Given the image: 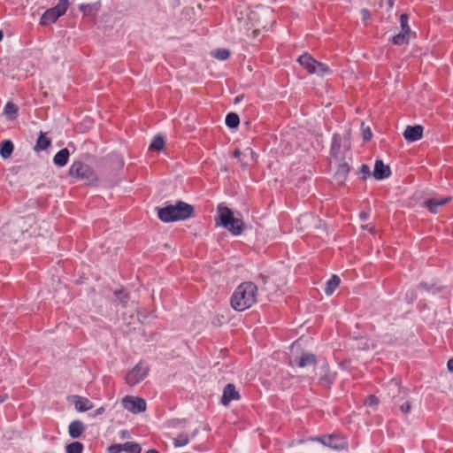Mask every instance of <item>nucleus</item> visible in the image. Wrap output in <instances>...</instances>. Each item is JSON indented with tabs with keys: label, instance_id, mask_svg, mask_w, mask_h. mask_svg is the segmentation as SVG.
Here are the masks:
<instances>
[{
	"label": "nucleus",
	"instance_id": "5fc2aeb1",
	"mask_svg": "<svg viewBox=\"0 0 453 453\" xmlns=\"http://www.w3.org/2000/svg\"><path fill=\"white\" fill-rule=\"evenodd\" d=\"M4 401V397H0V403H3Z\"/></svg>",
	"mask_w": 453,
	"mask_h": 453
},
{
	"label": "nucleus",
	"instance_id": "b1692460",
	"mask_svg": "<svg viewBox=\"0 0 453 453\" xmlns=\"http://www.w3.org/2000/svg\"><path fill=\"white\" fill-rule=\"evenodd\" d=\"M114 296H115L114 303L116 304H120L123 307H126L127 305L130 296H129V294L124 288L115 290Z\"/></svg>",
	"mask_w": 453,
	"mask_h": 453
},
{
	"label": "nucleus",
	"instance_id": "4be33fe9",
	"mask_svg": "<svg viewBox=\"0 0 453 453\" xmlns=\"http://www.w3.org/2000/svg\"><path fill=\"white\" fill-rule=\"evenodd\" d=\"M13 143L10 140H4L0 142V156L6 159L9 158L13 152Z\"/></svg>",
	"mask_w": 453,
	"mask_h": 453
},
{
	"label": "nucleus",
	"instance_id": "c03bdc74",
	"mask_svg": "<svg viewBox=\"0 0 453 453\" xmlns=\"http://www.w3.org/2000/svg\"><path fill=\"white\" fill-rule=\"evenodd\" d=\"M243 153H244V157H249V156H250V157H254V156H255L254 151H253V150H252V149H250V148H246V149L244 150Z\"/></svg>",
	"mask_w": 453,
	"mask_h": 453
},
{
	"label": "nucleus",
	"instance_id": "58836bf2",
	"mask_svg": "<svg viewBox=\"0 0 453 453\" xmlns=\"http://www.w3.org/2000/svg\"><path fill=\"white\" fill-rule=\"evenodd\" d=\"M362 127H363V139L365 141L371 140L372 134V131H371L370 127H367L366 128H365L364 127V123H362Z\"/></svg>",
	"mask_w": 453,
	"mask_h": 453
},
{
	"label": "nucleus",
	"instance_id": "a211bd4d",
	"mask_svg": "<svg viewBox=\"0 0 453 453\" xmlns=\"http://www.w3.org/2000/svg\"><path fill=\"white\" fill-rule=\"evenodd\" d=\"M337 162L338 165L334 173V177L340 183H343L347 180V177L350 172V166L345 160Z\"/></svg>",
	"mask_w": 453,
	"mask_h": 453
},
{
	"label": "nucleus",
	"instance_id": "8fccbe9b",
	"mask_svg": "<svg viewBox=\"0 0 453 453\" xmlns=\"http://www.w3.org/2000/svg\"><path fill=\"white\" fill-rule=\"evenodd\" d=\"M128 436V433L126 430L121 431V438H126Z\"/></svg>",
	"mask_w": 453,
	"mask_h": 453
},
{
	"label": "nucleus",
	"instance_id": "79ce46f5",
	"mask_svg": "<svg viewBox=\"0 0 453 453\" xmlns=\"http://www.w3.org/2000/svg\"><path fill=\"white\" fill-rule=\"evenodd\" d=\"M300 219L303 220V221H309V220L316 221L317 220V219L312 214H304L300 218Z\"/></svg>",
	"mask_w": 453,
	"mask_h": 453
},
{
	"label": "nucleus",
	"instance_id": "c85d7f7f",
	"mask_svg": "<svg viewBox=\"0 0 453 453\" xmlns=\"http://www.w3.org/2000/svg\"><path fill=\"white\" fill-rule=\"evenodd\" d=\"M226 125L229 127V128H236L239 124H240V119H239V116L238 114L234 113V112H229L226 116Z\"/></svg>",
	"mask_w": 453,
	"mask_h": 453
},
{
	"label": "nucleus",
	"instance_id": "2eb2a0df",
	"mask_svg": "<svg viewBox=\"0 0 453 453\" xmlns=\"http://www.w3.org/2000/svg\"><path fill=\"white\" fill-rule=\"evenodd\" d=\"M241 395L235 389V386L232 383L226 384L223 388V395L220 403L224 406H227L231 401L239 400Z\"/></svg>",
	"mask_w": 453,
	"mask_h": 453
},
{
	"label": "nucleus",
	"instance_id": "dca6fc26",
	"mask_svg": "<svg viewBox=\"0 0 453 453\" xmlns=\"http://www.w3.org/2000/svg\"><path fill=\"white\" fill-rule=\"evenodd\" d=\"M391 174V170L389 165H384L381 159H377L375 161L374 169L372 172V176L375 180H380L389 177Z\"/></svg>",
	"mask_w": 453,
	"mask_h": 453
},
{
	"label": "nucleus",
	"instance_id": "1a4fd4ad",
	"mask_svg": "<svg viewBox=\"0 0 453 453\" xmlns=\"http://www.w3.org/2000/svg\"><path fill=\"white\" fill-rule=\"evenodd\" d=\"M122 406L133 414L144 412L147 408L146 401L143 398L133 395H127L122 399Z\"/></svg>",
	"mask_w": 453,
	"mask_h": 453
},
{
	"label": "nucleus",
	"instance_id": "e433bc0d",
	"mask_svg": "<svg viewBox=\"0 0 453 453\" xmlns=\"http://www.w3.org/2000/svg\"><path fill=\"white\" fill-rule=\"evenodd\" d=\"M404 400V402H403L402 403H399L397 405L399 406V409L403 414H408L411 411V403L408 400Z\"/></svg>",
	"mask_w": 453,
	"mask_h": 453
},
{
	"label": "nucleus",
	"instance_id": "864d4df0",
	"mask_svg": "<svg viewBox=\"0 0 453 453\" xmlns=\"http://www.w3.org/2000/svg\"><path fill=\"white\" fill-rule=\"evenodd\" d=\"M388 3L389 7L393 6V1L392 0H388Z\"/></svg>",
	"mask_w": 453,
	"mask_h": 453
},
{
	"label": "nucleus",
	"instance_id": "2f4dec72",
	"mask_svg": "<svg viewBox=\"0 0 453 453\" xmlns=\"http://www.w3.org/2000/svg\"><path fill=\"white\" fill-rule=\"evenodd\" d=\"M66 453H82L83 444L79 441H73L65 448Z\"/></svg>",
	"mask_w": 453,
	"mask_h": 453
},
{
	"label": "nucleus",
	"instance_id": "0eeeda50",
	"mask_svg": "<svg viewBox=\"0 0 453 453\" xmlns=\"http://www.w3.org/2000/svg\"><path fill=\"white\" fill-rule=\"evenodd\" d=\"M315 441H319L326 447L335 450H342L348 448L347 439L340 434H326L317 437Z\"/></svg>",
	"mask_w": 453,
	"mask_h": 453
},
{
	"label": "nucleus",
	"instance_id": "f257e3e1",
	"mask_svg": "<svg viewBox=\"0 0 453 453\" xmlns=\"http://www.w3.org/2000/svg\"><path fill=\"white\" fill-rule=\"evenodd\" d=\"M257 287L251 281L241 283L231 296V306L237 311L250 308L257 302Z\"/></svg>",
	"mask_w": 453,
	"mask_h": 453
},
{
	"label": "nucleus",
	"instance_id": "49530a36",
	"mask_svg": "<svg viewBox=\"0 0 453 453\" xmlns=\"http://www.w3.org/2000/svg\"><path fill=\"white\" fill-rule=\"evenodd\" d=\"M447 368L449 372H453V358H450L447 363Z\"/></svg>",
	"mask_w": 453,
	"mask_h": 453
},
{
	"label": "nucleus",
	"instance_id": "ea45409f",
	"mask_svg": "<svg viewBox=\"0 0 453 453\" xmlns=\"http://www.w3.org/2000/svg\"><path fill=\"white\" fill-rule=\"evenodd\" d=\"M233 155L234 157L238 158L240 160V163H241V165L242 167L246 166L247 164L243 163L242 159H241V156H244V153L243 151H242L241 150L239 149H235L233 152Z\"/></svg>",
	"mask_w": 453,
	"mask_h": 453
},
{
	"label": "nucleus",
	"instance_id": "f8f14e48",
	"mask_svg": "<svg viewBox=\"0 0 453 453\" xmlns=\"http://www.w3.org/2000/svg\"><path fill=\"white\" fill-rule=\"evenodd\" d=\"M125 451L127 453H141L142 447L139 443L134 441H127L125 443H115L108 447L109 453H120Z\"/></svg>",
	"mask_w": 453,
	"mask_h": 453
},
{
	"label": "nucleus",
	"instance_id": "412c9836",
	"mask_svg": "<svg viewBox=\"0 0 453 453\" xmlns=\"http://www.w3.org/2000/svg\"><path fill=\"white\" fill-rule=\"evenodd\" d=\"M69 156L68 149H62L54 156L53 162L56 165L63 167L67 164Z\"/></svg>",
	"mask_w": 453,
	"mask_h": 453
},
{
	"label": "nucleus",
	"instance_id": "393cba45",
	"mask_svg": "<svg viewBox=\"0 0 453 453\" xmlns=\"http://www.w3.org/2000/svg\"><path fill=\"white\" fill-rule=\"evenodd\" d=\"M19 108L12 102H7L4 108V113L8 119L13 120L18 117Z\"/></svg>",
	"mask_w": 453,
	"mask_h": 453
},
{
	"label": "nucleus",
	"instance_id": "a18cd8bd",
	"mask_svg": "<svg viewBox=\"0 0 453 453\" xmlns=\"http://www.w3.org/2000/svg\"><path fill=\"white\" fill-rule=\"evenodd\" d=\"M104 411H105V410H104V407H99V408H97V409L95 411V412H94V414H93V417H96V416H99V415L103 414V413L104 412Z\"/></svg>",
	"mask_w": 453,
	"mask_h": 453
},
{
	"label": "nucleus",
	"instance_id": "9d476101",
	"mask_svg": "<svg viewBox=\"0 0 453 453\" xmlns=\"http://www.w3.org/2000/svg\"><path fill=\"white\" fill-rule=\"evenodd\" d=\"M148 372L149 368L140 362L126 375L125 380L128 385L134 386L143 380Z\"/></svg>",
	"mask_w": 453,
	"mask_h": 453
},
{
	"label": "nucleus",
	"instance_id": "7ed1b4c3",
	"mask_svg": "<svg viewBox=\"0 0 453 453\" xmlns=\"http://www.w3.org/2000/svg\"><path fill=\"white\" fill-rule=\"evenodd\" d=\"M218 217L220 225L226 228L232 234L238 235L244 227V223L241 219L234 216L233 211L224 203H219L217 208Z\"/></svg>",
	"mask_w": 453,
	"mask_h": 453
},
{
	"label": "nucleus",
	"instance_id": "6e6552de",
	"mask_svg": "<svg viewBox=\"0 0 453 453\" xmlns=\"http://www.w3.org/2000/svg\"><path fill=\"white\" fill-rule=\"evenodd\" d=\"M384 389L387 392L388 397L394 401L395 406L399 402L407 398V390L403 388L399 381L395 379L389 380L385 385Z\"/></svg>",
	"mask_w": 453,
	"mask_h": 453
},
{
	"label": "nucleus",
	"instance_id": "423d86ee",
	"mask_svg": "<svg viewBox=\"0 0 453 453\" xmlns=\"http://www.w3.org/2000/svg\"><path fill=\"white\" fill-rule=\"evenodd\" d=\"M68 5L69 3L67 0H59L56 6L47 9L43 12L40 19V25L47 26L55 23L60 16L65 13Z\"/></svg>",
	"mask_w": 453,
	"mask_h": 453
},
{
	"label": "nucleus",
	"instance_id": "ddd939ff",
	"mask_svg": "<svg viewBox=\"0 0 453 453\" xmlns=\"http://www.w3.org/2000/svg\"><path fill=\"white\" fill-rule=\"evenodd\" d=\"M68 400L73 403L77 411L84 412L93 408V403L87 397L73 395L68 397Z\"/></svg>",
	"mask_w": 453,
	"mask_h": 453
},
{
	"label": "nucleus",
	"instance_id": "f704fd0d",
	"mask_svg": "<svg viewBox=\"0 0 453 453\" xmlns=\"http://www.w3.org/2000/svg\"><path fill=\"white\" fill-rule=\"evenodd\" d=\"M409 16L405 13L401 14L400 16V24H401V31L405 34H411V28L408 25Z\"/></svg>",
	"mask_w": 453,
	"mask_h": 453
},
{
	"label": "nucleus",
	"instance_id": "20e7f679",
	"mask_svg": "<svg viewBox=\"0 0 453 453\" xmlns=\"http://www.w3.org/2000/svg\"><path fill=\"white\" fill-rule=\"evenodd\" d=\"M350 148L349 132L344 133L343 135L340 134L333 135L330 155L335 161H344L348 157V153H349Z\"/></svg>",
	"mask_w": 453,
	"mask_h": 453
},
{
	"label": "nucleus",
	"instance_id": "aec40b11",
	"mask_svg": "<svg viewBox=\"0 0 453 453\" xmlns=\"http://www.w3.org/2000/svg\"><path fill=\"white\" fill-rule=\"evenodd\" d=\"M85 430V425L81 420H73L68 426V434L73 438H80Z\"/></svg>",
	"mask_w": 453,
	"mask_h": 453
},
{
	"label": "nucleus",
	"instance_id": "5701e85b",
	"mask_svg": "<svg viewBox=\"0 0 453 453\" xmlns=\"http://www.w3.org/2000/svg\"><path fill=\"white\" fill-rule=\"evenodd\" d=\"M341 279L335 274L332 275V277L326 283V287L324 289L325 294L326 296H331L339 287Z\"/></svg>",
	"mask_w": 453,
	"mask_h": 453
},
{
	"label": "nucleus",
	"instance_id": "de8ad7c7",
	"mask_svg": "<svg viewBox=\"0 0 453 453\" xmlns=\"http://www.w3.org/2000/svg\"><path fill=\"white\" fill-rule=\"evenodd\" d=\"M419 288H423V289H425V290H427V291H429V290H430V289H429V288H428V284H427V283H426V282H421V283L419 284Z\"/></svg>",
	"mask_w": 453,
	"mask_h": 453
},
{
	"label": "nucleus",
	"instance_id": "a878e982",
	"mask_svg": "<svg viewBox=\"0 0 453 453\" xmlns=\"http://www.w3.org/2000/svg\"><path fill=\"white\" fill-rule=\"evenodd\" d=\"M316 59H314L310 54L304 53L298 58L299 64L304 67L310 73L311 67L314 65Z\"/></svg>",
	"mask_w": 453,
	"mask_h": 453
},
{
	"label": "nucleus",
	"instance_id": "3c124183",
	"mask_svg": "<svg viewBox=\"0 0 453 453\" xmlns=\"http://www.w3.org/2000/svg\"><path fill=\"white\" fill-rule=\"evenodd\" d=\"M146 453H159V451L157 449H150L147 450Z\"/></svg>",
	"mask_w": 453,
	"mask_h": 453
},
{
	"label": "nucleus",
	"instance_id": "f03ea898",
	"mask_svg": "<svg viewBox=\"0 0 453 453\" xmlns=\"http://www.w3.org/2000/svg\"><path fill=\"white\" fill-rule=\"evenodd\" d=\"M157 210L158 219L165 223L188 219L194 213V207L183 201H177L175 204H166Z\"/></svg>",
	"mask_w": 453,
	"mask_h": 453
},
{
	"label": "nucleus",
	"instance_id": "4468645a",
	"mask_svg": "<svg viewBox=\"0 0 453 453\" xmlns=\"http://www.w3.org/2000/svg\"><path fill=\"white\" fill-rule=\"evenodd\" d=\"M317 363V357L311 352H303L300 357L289 361L290 365H296L303 368L309 365H315Z\"/></svg>",
	"mask_w": 453,
	"mask_h": 453
},
{
	"label": "nucleus",
	"instance_id": "9b49d317",
	"mask_svg": "<svg viewBox=\"0 0 453 453\" xmlns=\"http://www.w3.org/2000/svg\"><path fill=\"white\" fill-rule=\"evenodd\" d=\"M319 384L323 388H330L334 383L336 376V372L330 370L327 362H324L319 369Z\"/></svg>",
	"mask_w": 453,
	"mask_h": 453
},
{
	"label": "nucleus",
	"instance_id": "c756f323",
	"mask_svg": "<svg viewBox=\"0 0 453 453\" xmlns=\"http://www.w3.org/2000/svg\"><path fill=\"white\" fill-rule=\"evenodd\" d=\"M410 34H405L404 32H400L397 35L392 37V42L395 45H403L408 43Z\"/></svg>",
	"mask_w": 453,
	"mask_h": 453
},
{
	"label": "nucleus",
	"instance_id": "603ef678",
	"mask_svg": "<svg viewBox=\"0 0 453 453\" xmlns=\"http://www.w3.org/2000/svg\"><path fill=\"white\" fill-rule=\"evenodd\" d=\"M3 37H4V33H3V31L0 29V42L3 40Z\"/></svg>",
	"mask_w": 453,
	"mask_h": 453
},
{
	"label": "nucleus",
	"instance_id": "cd10ccee",
	"mask_svg": "<svg viewBox=\"0 0 453 453\" xmlns=\"http://www.w3.org/2000/svg\"><path fill=\"white\" fill-rule=\"evenodd\" d=\"M51 142L49 138L45 136L42 132H40V135L37 138L36 144L35 146V150L36 151L45 150L50 145Z\"/></svg>",
	"mask_w": 453,
	"mask_h": 453
},
{
	"label": "nucleus",
	"instance_id": "72a5a7b5",
	"mask_svg": "<svg viewBox=\"0 0 453 453\" xmlns=\"http://www.w3.org/2000/svg\"><path fill=\"white\" fill-rule=\"evenodd\" d=\"M188 442L189 438L186 434H180L173 440L174 447H182L187 445Z\"/></svg>",
	"mask_w": 453,
	"mask_h": 453
},
{
	"label": "nucleus",
	"instance_id": "bb28decb",
	"mask_svg": "<svg viewBox=\"0 0 453 453\" xmlns=\"http://www.w3.org/2000/svg\"><path fill=\"white\" fill-rule=\"evenodd\" d=\"M330 73L331 70L326 65L316 60L314 65L311 67L310 73H315L317 75L324 76L325 74Z\"/></svg>",
	"mask_w": 453,
	"mask_h": 453
},
{
	"label": "nucleus",
	"instance_id": "473e14b6",
	"mask_svg": "<svg viewBox=\"0 0 453 453\" xmlns=\"http://www.w3.org/2000/svg\"><path fill=\"white\" fill-rule=\"evenodd\" d=\"M211 55L219 60H226L230 57V51L227 49H218Z\"/></svg>",
	"mask_w": 453,
	"mask_h": 453
},
{
	"label": "nucleus",
	"instance_id": "4c0bfd02",
	"mask_svg": "<svg viewBox=\"0 0 453 453\" xmlns=\"http://www.w3.org/2000/svg\"><path fill=\"white\" fill-rule=\"evenodd\" d=\"M359 173H360V174H362V179L363 180H366L372 174L371 171H370V167L367 165H365V164L361 165V167L359 169Z\"/></svg>",
	"mask_w": 453,
	"mask_h": 453
},
{
	"label": "nucleus",
	"instance_id": "09e8293b",
	"mask_svg": "<svg viewBox=\"0 0 453 453\" xmlns=\"http://www.w3.org/2000/svg\"><path fill=\"white\" fill-rule=\"evenodd\" d=\"M360 219H363V220H365L367 219V214L365 212H361L360 215H359Z\"/></svg>",
	"mask_w": 453,
	"mask_h": 453
},
{
	"label": "nucleus",
	"instance_id": "39448f33",
	"mask_svg": "<svg viewBox=\"0 0 453 453\" xmlns=\"http://www.w3.org/2000/svg\"><path fill=\"white\" fill-rule=\"evenodd\" d=\"M69 175L73 178L87 180L89 183L97 181V176L95 171L87 164L77 160L74 161L69 168Z\"/></svg>",
	"mask_w": 453,
	"mask_h": 453
},
{
	"label": "nucleus",
	"instance_id": "6ab92c4d",
	"mask_svg": "<svg viewBox=\"0 0 453 453\" xmlns=\"http://www.w3.org/2000/svg\"><path fill=\"white\" fill-rule=\"evenodd\" d=\"M451 199L452 198L450 196L445 198L433 197L427 199L425 202V204L432 213H436L440 206L448 203L449 201H451Z\"/></svg>",
	"mask_w": 453,
	"mask_h": 453
},
{
	"label": "nucleus",
	"instance_id": "7c9ffc66",
	"mask_svg": "<svg viewBox=\"0 0 453 453\" xmlns=\"http://www.w3.org/2000/svg\"><path fill=\"white\" fill-rule=\"evenodd\" d=\"M165 145V139L161 135H156L153 137L151 143L150 145V149L153 150H161Z\"/></svg>",
	"mask_w": 453,
	"mask_h": 453
},
{
	"label": "nucleus",
	"instance_id": "f3484780",
	"mask_svg": "<svg viewBox=\"0 0 453 453\" xmlns=\"http://www.w3.org/2000/svg\"><path fill=\"white\" fill-rule=\"evenodd\" d=\"M423 127L420 125L408 126L403 132V137L408 142H416L422 138Z\"/></svg>",
	"mask_w": 453,
	"mask_h": 453
},
{
	"label": "nucleus",
	"instance_id": "c9c22d12",
	"mask_svg": "<svg viewBox=\"0 0 453 453\" xmlns=\"http://www.w3.org/2000/svg\"><path fill=\"white\" fill-rule=\"evenodd\" d=\"M80 10L85 14L90 13L92 11H97V4H82L80 5Z\"/></svg>",
	"mask_w": 453,
	"mask_h": 453
},
{
	"label": "nucleus",
	"instance_id": "a19ab883",
	"mask_svg": "<svg viewBox=\"0 0 453 453\" xmlns=\"http://www.w3.org/2000/svg\"><path fill=\"white\" fill-rule=\"evenodd\" d=\"M379 403L378 398L375 395H369L366 399V404L369 406L377 405Z\"/></svg>",
	"mask_w": 453,
	"mask_h": 453
},
{
	"label": "nucleus",
	"instance_id": "37998d69",
	"mask_svg": "<svg viewBox=\"0 0 453 453\" xmlns=\"http://www.w3.org/2000/svg\"><path fill=\"white\" fill-rule=\"evenodd\" d=\"M361 14L364 21H366L370 18V12L367 9H362Z\"/></svg>",
	"mask_w": 453,
	"mask_h": 453
}]
</instances>
